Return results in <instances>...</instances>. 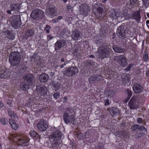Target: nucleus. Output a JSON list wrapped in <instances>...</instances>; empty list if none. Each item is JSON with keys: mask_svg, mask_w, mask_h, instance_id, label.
<instances>
[{"mask_svg": "<svg viewBox=\"0 0 149 149\" xmlns=\"http://www.w3.org/2000/svg\"><path fill=\"white\" fill-rule=\"evenodd\" d=\"M62 18V17L61 16H59L58 17L57 19V21H58L59 20H61Z\"/></svg>", "mask_w": 149, "mask_h": 149, "instance_id": "60", "label": "nucleus"}, {"mask_svg": "<svg viewBox=\"0 0 149 149\" xmlns=\"http://www.w3.org/2000/svg\"><path fill=\"white\" fill-rule=\"evenodd\" d=\"M30 135L33 137V138L37 140V139H39L40 137L39 134H38L36 132L31 130L29 132Z\"/></svg>", "mask_w": 149, "mask_h": 149, "instance_id": "31", "label": "nucleus"}, {"mask_svg": "<svg viewBox=\"0 0 149 149\" xmlns=\"http://www.w3.org/2000/svg\"><path fill=\"white\" fill-rule=\"evenodd\" d=\"M143 5L146 7L148 6L149 5V0H142Z\"/></svg>", "mask_w": 149, "mask_h": 149, "instance_id": "45", "label": "nucleus"}, {"mask_svg": "<svg viewBox=\"0 0 149 149\" xmlns=\"http://www.w3.org/2000/svg\"><path fill=\"white\" fill-rule=\"evenodd\" d=\"M66 43V41L63 40H57L54 44V49L56 51L61 49V48L64 47Z\"/></svg>", "mask_w": 149, "mask_h": 149, "instance_id": "17", "label": "nucleus"}, {"mask_svg": "<svg viewBox=\"0 0 149 149\" xmlns=\"http://www.w3.org/2000/svg\"><path fill=\"white\" fill-rule=\"evenodd\" d=\"M96 82H98L100 81H102L103 79V77L100 75H95Z\"/></svg>", "mask_w": 149, "mask_h": 149, "instance_id": "37", "label": "nucleus"}, {"mask_svg": "<svg viewBox=\"0 0 149 149\" xmlns=\"http://www.w3.org/2000/svg\"><path fill=\"white\" fill-rule=\"evenodd\" d=\"M44 13V12L41 10L36 9L32 11L31 16L33 19L38 20L42 18Z\"/></svg>", "mask_w": 149, "mask_h": 149, "instance_id": "4", "label": "nucleus"}, {"mask_svg": "<svg viewBox=\"0 0 149 149\" xmlns=\"http://www.w3.org/2000/svg\"><path fill=\"white\" fill-rule=\"evenodd\" d=\"M63 99L64 100L63 102H66V100L67 99V97L66 96H65L63 98Z\"/></svg>", "mask_w": 149, "mask_h": 149, "instance_id": "63", "label": "nucleus"}, {"mask_svg": "<svg viewBox=\"0 0 149 149\" xmlns=\"http://www.w3.org/2000/svg\"><path fill=\"white\" fill-rule=\"evenodd\" d=\"M133 65L134 64H129L128 66L124 69V70L127 71H129L132 68V67L133 66Z\"/></svg>", "mask_w": 149, "mask_h": 149, "instance_id": "43", "label": "nucleus"}, {"mask_svg": "<svg viewBox=\"0 0 149 149\" xmlns=\"http://www.w3.org/2000/svg\"><path fill=\"white\" fill-rule=\"evenodd\" d=\"M0 120L1 123L5 125L7 124V123L6 122V120L4 118H1L0 119Z\"/></svg>", "mask_w": 149, "mask_h": 149, "instance_id": "53", "label": "nucleus"}, {"mask_svg": "<svg viewBox=\"0 0 149 149\" xmlns=\"http://www.w3.org/2000/svg\"><path fill=\"white\" fill-rule=\"evenodd\" d=\"M137 121L138 123L141 124L143 123V120L142 118H138L137 119Z\"/></svg>", "mask_w": 149, "mask_h": 149, "instance_id": "48", "label": "nucleus"}, {"mask_svg": "<svg viewBox=\"0 0 149 149\" xmlns=\"http://www.w3.org/2000/svg\"><path fill=\"white\" fill-rule=\"evenodd\" d=\"M49 77L48 74L45 73H43L40 75L39 79L41 82H45L47 81Z\"/></svg>", "mask_w": 149, "mask_h": 149, "instance_id": "25", "label": "nucleus"}, {"mask_svg": "<svg viewBox=\"0 0 149 149\" xmlns=\"http://www.w3.org/2000/svg\"><path fill=\"white\" fill-rule=\"evenodd\" d=\"M97 11L100 14H102L103 11V9L100 7H98L97 8Z\"/></svg>", "mask_w": 149, "mask_h": 149, "instance_id": "50", "label": "nucleus"}, {"mask_svg": "<svg viewBox=\"0 0 149 149\" xmlns=\"http://www.w3.org/2000/svg\"><path fill=\"white\" fill-rule=\"evenodd\" d=\"M45 13L47 15L51 18H53L57 14L56 9L53 6H50L49 8L47 7Z\"/></svg>", "mask_w": 149, "mask_h": 149, "instance_id": "8", "label": "nucleus"}, {"mask_svg": "<svg viewBox=\"0 0 149 149\" xmlns=\"http://www.w3.org/2000/svg\"><path fill=\"white\" fill-rule=\"evenodd\" d=\"M126 91L128 95L127 97H129V98H130L132 95V91L129 89H127L126 90Z\"/></svg>", "mask_w": 149, "mask_h": 149, "instance_id": "46", "label": "nucleus"}, {"mask_svg": "<svg viewBox=\"0 0 149 149\" xmlns=\"http://www.w3.org/2000/svg\"><path fill=\"white\" fill-rule=\"evenodd\" d=\"M9 123L13 129L17 130L18 126L13 119H9Z\"/></svg>", "mask_w": 149, "mask_h": 149, "instance_id": "32", "label": "nucleus"}, {"mask_svg": "<svg viewBox=\"0 0 149 149\" xmlns=\"http://www.w3.org/2000/svg\"><path fill=\"white\" fill-rule=\"evenodd\" d=\"M71 110L72 109L71 108L68 107L66 108L65 110L66 112L65 113H67L68 114L69 113H70L71 112Z\"/></svg>", "mask_w": 149, "mask_h": 149, "instance_id": "56", "label": "nucleus"}, {"mask_svg": "<svg viewBox=\"0 0 149 149\" xmlns=\"http://www.w3.org/2000/svg\"><path fill=\"white\" fill-rule=\"evenodd\" d=\"M60 93H59L57 92L53 95L54 97L56 99H58L60 96Z\"/></svg>", "mask_w": 149, "mask_h": 149, "instance_id": "49", "label": "nucleus"}, {"mask_svg": "<svg viewBox=\"0 0 149 149\" xmlns=\"http://www.w3.org/2000/svg\"><path fill=\"white\" fill-rule=\"evenodd\" d=\"M0 78L6 79L9 77L11 74L7 69L1 70L0 71Z\"/></svg>", "mask_w": 149, "mask_h": 149, "instance_id": "19", "label": "nucleus"}, {"mask_svg": "<svg viewBox=\"0 0 149 149\" xmlns=\"http://www.w3.org/2000/svg\"><path fill=\"white\" fill-rule=\"evenodd\" d=\"M78 72V68L72 67L65 68L63 72V74L66 76L71 77L77 74Z\"/></svg>", "mask_w": 149, "mask_h": 149, "instance_id": "5", "label": "nucleus"}, {"mask_svg": "<svg viewBox=\"0 0 149 149\" xmlns=\"http://www.w3.org/2000/svg\"><path fill=\"white\" fill-rule=\"evenodd\" d=\"M80 11L81 13L84 15H86L90 11V7L86 3H83L80 6Z\"/></svg>", "mask_w": 149, "mask_h": 149, "instance_id": "18", "label": "nucleus"}, {"mask_svg": "<svg viewBox=\"0 0 149 149\" xmlns=\"http://www.w3.org/2000/svg\"><path fill=\"white\" fill-rule=\"evenodd\" d=\"M117 61H118L120 66L125 67L128 64V62L125 56L124 55H120L116 57L115 59Z\"/></svg>", "mask_w": 149, "mask_h": 149, "instance_id": "10", "label": "nucleus"}, {"mask_svg": "<svg viewBox=\"0 0 149 149\" xmlns=\"http://www.w3.org/2000/svg\"><path fill=\"white\" fill-rule=\"evenodd\" d=\"M80 33L77 30H75L72 32V39L75 40H78L80 37Z\"/></svg>", "mask_w": 149, "mask_h": 149, "instance_id": "23", "label": "nucleus"}, {"mask_svg": "<svg viewBox=\"0 0 149 149\" xmlns=\"http://www.w3.org/2000/svg\"><path fill=\"white\" fill-rule=\"evenodd\" d=\"M119 112V110L116 107H113L109 109V112L112 116L117 115Z\"/></svg>", "mask_w": 149, "mask_h": 149, "instance_id": "28", "label": "nucleus"}, {"mask_svg": "<svg viewBox=\"0 0 149 149\" xmlns=\"http://www.w3.org/2000/svg\"><path fill=\"white\" fill-rule=\"evenodd\" d=\"M128 18L134 19L137 23H139L141 19L140 11L139 10L132 11V13L129 15Z\"/></svg>", "mask_w": 149, "mask_h": 149, "instance_id": "9", "label": "nucleus"}, {"mask_svg": "<svg viewBox=\"0 0 149 149\" xmlns=\"http://www.w3.org/2000/svg\"><path fill=\"white\" fill-rule=\"evenodd\" d=\"M23 78L31 85H33L35 83V79L33 75L32 74H26L23 77Z\"/></svg>", "mask_w": 149, "mask_h": 149, "instance_id": "14", "label": "nucleus"}, {"mask_svg": "<svg viewBox=\"0 0 149 149\" xmlns=\"http://www.w3.org/2000/svg\"><path fill=\"white\" fill-rule=\"evenodd\" d=\"M15 137L17 138L16 139H18L17 143L19 145L25 146L28 145L29 141L28 138L19 136V135H16Z\"/></svg>", "mask_w": 149, "mask_h": 149, "instance_id": "13", "label": "nucleus"}, {"mask_svg": "<svg viewBox=\"0 0 149 149\" xmlns=\"http://www.w3.org/2000/svg\"><path fill=\"white\" fill-rule=\"evenodd\" d=\"M37 126L39 130L42 132L45 131L48 127V125L46 121L41 120L37 124Z\"/></svg>", "mask_w": 149, "mask_h": 149, "instance_id": "16", "label": "nucleus"}, {"mask_svg": "<svg viewBox=\"0 0 149 149\" xmlns=\"http://www.w3.org/2000/svg\"><path fill=\"white\" fill-rule=\"evenodd\" d=\"M7 104H8L9 105V106L10 107H12V102L11 101H9L8 102H7Z\"/></svg>", "mask_w": 149, "mask_h": 149, "instance_id": "58", "label": "nucleus"}, {"mask_svg": "<svg viewBox=\"0 0 149 149\" xmlns=\"http://www.w3.org/2000/svg\"><path fill=\"white\" fill-rule=\"evenodd\" d=\"M109 48L106 44L100 48H98V53L99 56L101 59L105 58L109 56Z\"/></svg>", "mask_w": 149, "mask_h": 149, "instance_id": "2", "label": "nucleus"}, {"mask_svg": "<svg viewBox=\"0 0 149 149\" xmlns=\"http://www.w3.org/2000/svg\"><path fill=\"white\" fill-rule=\"evenodd\" d=\"M146 75L147 77H149V70H147L146 71Z\"/></svg>", "mask_w": 149, "mask_h": 149, "instance_id": "61", "label": "nucleus"}, {"mask_svg": "<svg viewBox=\"0 0 149 149\" xmlns=\"http://www.w3.org/2000/svg\"><path fill=\"white\" fill-rule=\"evenodd\" d=\"M36 64L38 66H41L42 65V62L41 61V59L39 58L38 61L37 62Z\"/></svg>", "mask_w": 149, "mask_h": 149, "instance_id": "51", "label": "nucleus"}, {"mask_svg": "<svg viewBox=\"0 0 149 149\" xmlns=\"http://www.w3.org/2000/svg\"><path fill=\"white\" fill-rule=\"evenodd\" d=\"M47 40H48V41L49 40L52 39L54 38L51 35H49L47 36Z\"/></svg>", "mask_w": 149, "mask_h": 149, "instance_id": "57", "label": "nucleus"}, {"mask_svg": "<svg viewBox=\"0 0 149 149\" xmlns=\"http://www.w3.org/2000/svg\"><path fill=\"white\" fill-rule=\"evenodd\" d=\"M52 144V147L53 148L57 147L59 146L58 140H59L56 139L54 138H49Z\"/></svg>", "mask_w": 149, "mask_h": 149, "instance_id": "29", "label": "nucleus"}, {"mask_svg": "<svg viewBox=\"0 0 149 149\" xmlns=\"http://www.w3.org/2000/svg\"><path fill=\"white\" fill-rule=\"evenodd\" d=\"M36 90L40 93L41 96H44L47 95L48 91L47 88L44 85L41 84L37 86Z\"/></svg>", "mask_w": 149, "mask_h": 149, "instance_id": "15", "label": "nucleus"}, {"mask_svg": "<svg viewBox=\"0 0 149 149\" xmlns=\"http://www.w3.org/2000/svg\"><path fill=\"white\" fill-rule=\"evenodd\" d=\"M116 33L119 38L124 39L126 38L127 31L125 29L124 25H121L117 28Z\"/></svg>", "mask_w": 149, "mask_h": 149, "instance_id": "7", "label": "nucleus"}, {"mask_svg": "<svg viewBox=\"0 0 149 149\" xmlns=\"http://www.w3.org/2000/svg\"><path fill=\"white\" fill-rule=\"evenodd\" d=\"M105 103L104 105L106 106H107L109 105L110 103L109 102V100L108 99H105L104 100Z\"/></svg>", "mask_w": 149, "mask_h": 149, "instance_id": "54", "label": "nucleus"}, {"mask_svg": "<svg viewBox=\"0 0 149 149\" xmlns=\"http://www.w3.org/2000/svg\"><path fill=\"white\" fill-rule=\"evenodd\" d=\"M122 79L124 82H126L128 79V77L126 76H123Z\"/></svg>", "mask_w": 149, "mask_h": 149, "instance_id": "55", "label": "nucleus"}, {"mask_svg": "<svg viewBox=\"0 0 149 149\" xmlns=\"http://www.w3.org/2000/svg\"><path fill=\"white\" fill-rule=\"evenodd\" d=\"M143 60L145 61H146L148 59V54L147 52H145L143 54Z\"/></svg>", "mask_w": 149, "mask_h": 149, "instance_id": "41", "label": "nucleus"}, {"mask_svg": "<svg viewBox=\"0 0 149 149\" xmlns=\"http://www.w3.org/2000/svg\"><path fill=\"white\" fill-rule=\"evenodd\" d=\"M119 135H120V136H118L120 138L125 137L127 136V133L124 130H123L120 133Z\"/></svg>", "mask_w": 149, "mask_h": 149, "instance_id": "39", "label": "nucleus"}, {"mask_svg": "<svg viewBox=\"0 0 149 149\" xmlns=\"http://www.w3.org/2000/svg\"><path fill=\"white\" fill-rule=\"evenodd\" d=\"M127 10H123L121 12L122 14L121 15V17H124L126 19H129L128 17H127Z\"/></svg>", "mask_w": 149, "mask_h": 149, "instance_id": "35", "label": "nucleus"}, {"mask_svg": "<svg viewBox=\"0 0 149 149\" xmlns=\"http://www.w3.org/2000/svg\"><path fill=\"white\" fill-rule=\"evenodd\" d=\"M61 132L59 130H57L52 133L49 136V138H54L55 139L59 140L61 139Z\"/></svg>", "mask_w": 149, "mask_h": 149, "instance_id": "20", "label": "nucleus"}, {"mask_svg": "<svg viewBox=\"0 0 149 149\" xmlns=\"http://www.w3.org/2000/svg\"><path fill=\"white\" fill-rule=\"evenodd\" d=\"M133 131H135L137 129L140 131H143L146 132H147V129L145 127L140 126L138 124H135L132 126Z\"/></svg>", "mask_w": 149, "mask_h": 149, "instance_id": "24", "label": "nucleus"}, {"mask_svg": "<svg viewBox=\"0 0 149 149\" xmlns=\"http://www.w3.org/2000/svg\"><path fill=\"white\" fill-rule=\"evenodd\" d=\"M133 88L134 92L136 93H140L143 90V88L138 83L134 84Z\"/></svg>", "mask_w": 149, "mask_h": 149, "instance_id": "21", "label": "nucleus"}, {"mask_svg": "<svg viewBox=\"0 0 149 149\" xmlns=\"http://www.w3.org/2000/svg\"><path fill=\"white\" fill-rule=\"evenodd\" d=\"M51 29V27L49 25H47L45 29V30L46 31L47 33H49V30Z\"/></svg>", "mask_w": 149, "mask_h": 149, "instance_id": "44", "label": "nucleus"}, {"mask_svg": "<svg viewBox=\"0 0 149 149\" xmlns=\"http://www.w3.org/2000/svg\"><path fill=\"white\" fill-rule=\"evenodd\" d=\"M140 98L135 96H133L129 102L130 108L131 109L134 110L138 107L137 103L141 101Z\"/></svg>", "mask_w": 149, "mask_h": 149, "instance_id": "6", "label": "nucleus"}, {"mask_svg": "<svg viewBox=\"0 0 149 149\" xmlns=\"http://www.w3.org/2000/svg\"><path fill=\"white\" fill-rule=\"evenodd\" d=\"M8 113L9 115L12 118H15L16 115L14 114L13 111L9 110L8 111Z\"/></svg>", "mask_w": 149, "mask_h": 149, "instance_id": "40", "label": "nucleus"}, {"mask_svg": "<svg viewBox=\"0 0 149 149\" xmlns=\"http://www.w3.org/2000/svg\"><path fill=\"white\" fill-rule=\"evenodd\" d=\"M29 84L25 81H22L20 84V88L23 91H26L29 89Z\"/></svg>", "mask_w": 149, "mask_h": 149, "instance_id": "26", "label": "nucleus"}, {"mask_svg": "<svg viewBox=\"0 0 149 149\" xmlns=\"http://www.w3.org/2000/svg\"><path fill=\"white\" fill-rule=\"evenodd\" d=\"M136 1L137 0H129L127 3L131 7L133 8L134 6Z\"/></svg>", "mask_w": 149, "mask_h": 149, "instance_id": "34", "label": "nucleus"}, {"mask_svg": "<svg viewBox=\"0 0 149 149\" xmlns=\"http://www.w3.org/2000/svg\"><path fill=\"white\" fill-rule=\"evenodd\" d=\"M105 93L106 95L108 96H113L114 95V91L112 90H107Z\"/></svg>", "mask_w": 149, "mask_h": 149, "instance_id": "36", "label": "nucleus"}, {"mask_svg": "<svg viewBox=\"0 0 149 149\" xmlns=\"http://www.w3.org/2000/svg\"><path fill=\"white\" fill-rule=\"evenodd\" d=\"M9 60L12 65H18L21 61V56L19 52L17 51L11 52L9 56Z\"/></svg>", "mask_w": 149, "mask_h": 149, "instance_id": "1", "label": "nucleus"}, {"mask_svg": "<svg viewBox=\"0 0 149 149\" xmlns=\"http://www.w3.org/2000/svg\"><path fill=\"white\" fill-rule=\"evenodd\" d=\"M10 21L12 26L15 28L18 29L21 25L20 17L19 15H14L11 17Z\"/></svg>", "mask_w": 149, "mask_h": 149, "instance_id": "3", "label": "nucleus"}, {"mask_svg": "<svg viewBox=\"0 0 149 149\" xmlns=\"http://www.w3.org/2000/svg\"><path fill=\"white\" fill-rule=\"evenodd\" d=\"M103 148V145L100 143H99L96 147V149H102Z\"/></svg>", "mask_w": 149, "mask_h": 149, "instance_id": "47", "label": "nucleus"}, {"mask_svg": "<svg viewBox=\"0 0 149 149\" xmlns=\"http://www.w3.org/2000/svg\"><path fill=\"white\" fill-rule=\"evenodd\" d=\"M34 34V30L33 29L27 30L25 33V36L26 37H31Z\"/></svg>", "mask_w": 149, "mask_h": 149, "instance_id": "33", "label": "nucleus"}, {"mask_svg": "<svg viewBox=\"0 0 149 149\" xmlns=\"http://www.w3.org/2000/svg\"><path fill=\"white\" fill-rule=\"evenodd\" d=\"M20 4L19 3H14L11 4L10 6L9 10L7 11L8 14H11L14 12L18 11L20 9Z\"/></svg>", "mask_w": 149, "mask_h": 149, "instance_id": "11", "label": "nucleus"}, {"mask_svg": "<svg viewBox=\"0 0 149 149\" xmlns=\"http://www.w3.org/2000/svg\"><path fill=\"white\" fill-rule=\"evenodd\" d=\"M67 63L66 62H65L63 64H62L61 65L60 67L61 68H62L64 67V66Z\"/></svg>", "mask_w": 149, "mask_h": 149, "instance_id": "59", "label": "nucleus"}, {"mask_svg": "<svg viewBox=\"0 0 149 149\" xmlns=\"http://www.w3.org/2000/svg\"><path fill=\"white\" fill-rule=\"evenodd\" d=\"M110 17H112L113 19L117 18L118 17H119V15H116L115 12H114V13H111L110 14Z\"/></svg>", "mask_w": 149, "mask_h": 149, "instance_id": "42", "label": "nucleus"}, {"mask_svg": "<svg viewBox=\"0 0 149 149\" xmlns=\"http://www.w3.org/2000/svg\"><path fill=\"white\" fill-rule=\"evenodd\" d=\"M112 49L116 53H120L123 52L125 49L121 46H118L117 45H113Z\"/></svg>", "mask_w": 149, "mask_h": 149, "instance_id": "22", "label": "nucleus"}, {"mask_svg": "<svg viewBox=\"0 0 149 149\" xmlns=\"http://www.w3.org/2000/svg\"><path fill=\"white\" fill-rule=\"evenodd\" d=\"M6 33L5 38L6 40H12L14 39V36L13 35L12 33L10 31H6Z\"/></svg>", "mask_w": 149, "mask_h": 149, "instance_id": "30", "label": "nucleus"}, {"mask_svg": "<svg viewBox=\"0 0 149 149\" xmlns=\"http://www.w3.org/2000/svg\"><path fill=\"white\" fill-rule=\"evenodd\" d=\"M63 118L64 121L66 124H68L69 123L74 124L75 120V117L73 115L69 116L67 113H64L63 115Z\"/></svg>", "mask_w": 149, "mask_h": 149, "instance_id": "12", "label": "nucleus"}, {"mask_svg": "<svg viewBox=\"0 0 149 149\" xmlns=\"http://www.w3.org/2000/svg\"><path fill=\"white\" fill-rule=\"evenodd\" d=\"M88 81L90 83H93L94 82H96L95 81V75L93 76L91 75L88 79Z\"/></svg>", "mask_w": 149, "mask_h": 149, "instance_id": "38", "label": "nucleus"}, {"mask_svg": "<svg viewBox=\"0 0 149 149\" xmlns=\"http://www.w3.org/2000/svg\"><path fill=\"white\" fill-rule=\"evenodd\" d=\"M62 85L59 82H54L53 83L52 85V89L55 91H57L61 88Z\"/></svg>", "mask_w": 149, "mask_h": 149, "instance_id": "27", "label": "nucleus"}, {"mask_svg": "<svg viewBox=\"0 0 149 149\" xmlns=\"http://www.w3.org/2000/svg\"><path fill=\"white\" fill-rule=\"evenodd\" d=\"M142 135V134L141 133H139L136 134L135 135V138L136 139H138L139 137H141Z\"/></svg>", "mask_w": 149, "mask_h": 149, "instance_id": "52", "label": "nucleus"}, {"mask_svg": "<svg viewBox=\"0 0 149 149\" xmlns=\"http://www.w3.org/2000/svg\"><path fill=\"white\" fill-rule=\"evenodd\" d=\"M3 106V103L0 101V108H2Z\"/></svg>", "mask_w": 149, "mask_h": 149, "instance_id": "62", "label": "nucleus"}, {"mask_svg": "<svg viewBox=\"0 0 149 149\" xmlns=\"http://www.w3.org/2000/svg\"><path fill=\"white\" fill-rule=\"evenodd\" d=\"M67 9L68 10H69L71 8V6L70 5H68L67 6Z\"/></svg>", "mask_w": 149, "mask_h": 149, "instance_id": "64", "label": "nucleus"}]
</instances>
